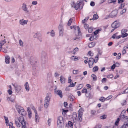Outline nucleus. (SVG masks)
<instances>
[{
	"mask_svg": "<svg viewBox=\"0 0 128 128\" xmlns=\"http://www.w3.org/2000/svg\"><path fill=\"white\" fill-rule=\"evenodd\" d=\"M90 5L92 6H94L95 5L94 2L93 1L91 2L90 4Z\"/></svg>",
	"mask_w": 128,
	"mask_h": 128,
	"instance_id": "69168bd1",
	"label": "nucleus"
},
{
	"mask_svg": "<svg viewBox=\"0 0 128 128\" xmlns=\"http://www.w3.org/2000/svg\"><path fill=\"white\" fill-rule=\"evenodd\" d=\"M6 43V41L5 39L1 41L0 42V46L2 47V46H3Z\"/></svg>",
	"mask_w": 128,
	"mask_h": 128,
	"instance_id": "bb28decb",
	"label": "nucleus"
},
{
	"mask_svg": "<svg viewBox=\"0 0 128 128\" xmlns=\"http://www.w3.org/2000/svg\"><path fill=\"white\" fill-rule=\"evenodd\" d=\"M91 95V93L90 91H88L86 92V96L87 97L90 98V97Z\"/></svg>",
	"mask_w": 128,
	"mask_h": 128,
	"instance_id": "c85d7f7f",
	"label": "nucleus"
},
{
	"mask_svg": "<svg viewBox=\"0 0 128 128\" xmlns=\"http://www.w3.org/2000/svg\"><path fill=\"white\" fill-rule=\"evenodd\" d=\"M87 92V89L86 88H84L82 90V92L83 93H86Z\"/></svg>",
	"mask_w": 128,
	"mask_h": 128,
	"instance_id": "6e6d98bb",
	"label": "nucleus"
},
{
	"mask_svg": "<svg viewBox=\"0 0 128 128\" xmlns=\"http://www.w3.org/2000/svg\"><path fill=\"white\" fill-rule=\"evenodd\" d=\"M10 58L9 56H8L5 57V61L6 64H8L10 63Z\"/></svg>",
	"mask_w": 128,
	"mask_h": 128,
	"instance_id": "a211bd4d",
	"label": "nucleus"
},
{
	"mask_svg": "<svg viewBox=\"0 0 128 128\" xmlns=\"http://www.w3.org/2000/svg\"><path fill=\"white\" fill-rule=\"evenodd\" d=\"M98 60V55L97 54L94 60V62L95 63L97 62Z\"/></svg>",
	"mask_w": 128,
	"mask_h": 128,
	"instance_id": "79ce46f5",
	"label": "nucleus"
},
{
	"mask_svg": "<svg viewBox=\"0 0 128 128\" xmlns=\"http://www.w3.org/2000/svg\"><path fill=\"white\" fill-rule=\"evenodd\" d=\"M78 48H76L74 50V52L73 54H75V53L76 52H78Z\"/></svg>",
	"mask_w": 128,
	"mask_h": 128,
	"instance_id": "8fccbe9b",
	"label": "nucleus"
},
{
	"mask_svg": "<svg viewBox=\"0 0 128 128\" xmlns=\"http://www.w3.org/2000/svg\"><path fill=\"white\" fill-rule=\"evenodd\" d=\"M71 58V60H74V61L77 60H78L77 57L75 56H72Z\"/></svg>",
	"mask_w": 128,
	"mask_h": 128,
	"instance_id": "2f4dec72",
	"label": "nucleus"
},
{
	"mask_svg": "<svg viewBox=\"0 0 128 128\" xmlns=\"http://www.w3.org/2000/svg\"><path fill=\"white\" fill-rule=\"evenodd\" d=\"M99 100L102 102H104L105 100H106V98H104L103 97H101L99 99Z\"/></svg>",
	"mask_w": 128,
	"mask_h": 128,
	"instance_id": "c03bdc74",
	"label": "nucleus"
},
{
	"mask_svg": "<svg viewBox=\"0 0 128 128\" xmlns=\"http://www.w3.org/2000/svg\"><path fill=\"white\" fill-rule=\"evenodd\" d=\"M107 118V115L106 114H104L102 116H101L100 117V119L102 120H104L106 118Z\"/></svg>",
	"mask_w": 128,
	"mask_h": 128,
	"instance_id": "72a5a7b5",
	"label": "nucleus"
},
{
	"mask_svg": "<svg viewBox=\"0 0 128 128\" xmlns=\"http://www.w3.org/2000/svg\"><path fill=\"white\" fill-rule=\"evenodd\" d=\"M126 111L125 110H123L121 112L119 118L120 120L125 123L127 122H126L128 118V117L126 116Z\"/></svg>",
	"mask_w": 128,
	"mask_h": 128,
	"instance_id": "f03ea898",
	"label": "nucleus"
},
{
	"mask_svg": "<svg viewBox=\"0 0 128 128\" xmlns=\"http://www.w3.org/2000/svg\"><path fill=\"white\" fill-rule=\"evenodd\" d=\"M84 27L86 29H87L88 28L89 26L88 24H84Z\"/></svg>",
	"mask_w": 128,
	"mask_h": 128,
	"instance_id": "052dcab7",
	"label": "nucleus"
},
{
	"mask_svg": "<svg viewBox=\"0 0 128 128\" xmlns=\"http://www.w3.org/2000/svg\"><path fill=\"white\" fill-rule=\"evenodd\" d=\"M119 26V22L116 20L112 24L111 26L112 28H114L116 29L118 28Z\"/></svg>",
	"mask_w": 128,
	"mask_h": 128,
	"instance_id": "39448f33",
	"label": "nucleus"
},
{
	"mask_svg": "<svg viewBox=\"0 0 128 128\" xmlns=\"http://www.w3.org/2000/svg\"><path fill=\"white\" fill-rule=\"evenodd\" d=\"M94 62V59L93 58H89L88 63L90 68H92V67Z\"/></svg>",
	"mask_w": 128,
	"mask_h": 128,
	"instance_id": "423d86ee",
	"label": "nucleus"
},
{
	"mask_svg": "<svg viewBox=\"0 0 128 128\" xmlns=\"http://www.w3.org/2000/svg\"><path fill=\"white\" fill-rule=\"evenodd\" d=\"M60 80L62 83L64 84L65 83L66 79L64 77L60 76Z\"/></svg>",
	"mask_w": 128,
	"mask_h": 128,
	"instance_id": "393cba45",
	"label": "nucleus"
},
{
	"mask_svg": "<svg viewBox=\"0 0 128 128\" xmlns=\"http://www.w3.org/2000/svg\"><path fill=\"white\" fill-rule=\"evenodd\" d=\"M57 124L58 128H64V123L61 124Z\"/></svg>",
	"mask_w": 128,
	"mask_h": 128,
	"instance_id": "7c9ffc66",
	"label": "nucleus"
},
{
	"mask_svg": "<svg viewBox=\"0 0 128 128\" xmlns=\"http://www.w3.org/2000/svg\"><path fill=\"white\" fill-rule=\"evenodd\" d=\"M118 13V11L117 10H114L109 15L110 16L113 18L116 16Z\"/></svg>",
	"mask_w": 128,
	"mask_h": 128,
	"instance_id": "0eeeda50",
	"label": "nucleus"
},
{
	"mask_svg": "<svg viewBox=\"0 0 128 128\" xmlns=\"http://www.w3.org/2000/svg\"><path fill=\"white\" fill-rule=\"evenodd\" d=\"M59 32V36H62L63 35L64 29L62 25L60 24L58 27Z\"/></svg>",
	"mask_w": 128,
	"mask_h": 128,
	"instance_id": "20e7f679",
	"label": "nucleus"
},
{
	"mask_svg": "<svg viewBox=\"0 0 128 128\" xmlns=\"http://www.w3.org/2000/svg\"><path fill=\"white\" fill-rule=\"evenodd\" d=\"M67 125H68L71 128H73V123L71 121H68V125L67 124H66V126Z\"/></svg>",
	"mask_w": 128,
	"mask_h": 128,
	"instance_id": "c756f323",
	"label": "nucleus"
},
{
	"mask_svg": "<svg viewBox=\"0 0 128 128\" xmlns=\"http://www.w3.org/2000/svg\"><path fill=\"white\" fill-rule=\"evenodd\" d=\"M128 33H125L124 34H122L121 35V37L122 38H124V37H126L128 36Z\"/></svg>",
	"mask_w": 128,
	"mask_h": 128,
	"instance_id": "de8ad7c7",
	"label": "nucleus"
},
{
	"mask_svg": "<svg viewBox=\"0 0 128 128\" xmlns=\"http://www.w3.org/2000/svg\"><path fill=\"white\" fill-rule=\"evenodd\" d=\"M120 120V118H117V120H116L115 123V125L117 126L118 125Z\"/></svg>",
	"mask_w": 128,
	"mask_h": 128,
	"instance_id": "37998d69",
	"label": "nucleus"
},
{
	"mask_svg": "<svg viewBox=\"0 0 128 128\" xmlns=\"http://www.w3.org/2000/svg\"><path fill=\"white\" fill-rule=\"evenodd\" d=\"M95 43L94 42H92L90 43L88 45V46L90 48L93 47L95 45Z\"/></svg>",
	"mask_w": 128,
	"mask_h": 128,
	"instance_id": "cd10ccee",
	"label": "nucleus"
},
{
	"mask_svg": "<svg viewBox=\"0 0 128 128\" xmlns=\"http://www.w3.org/2000/svg\"><path fill=\"white\" fill-rule=\"evenodd\" d=\"M47 58V55L44 52H42V60L45 61Z\"/></svg>",
	"mask_w": 128,
	"mask_h": 128,
	"instance_id": "9b49d317",
	"label": "nucleus"
},
{
	"mask_svg": "<svg viewBox=\"0 0 128 128\" xmlns=\"http://www.w3.org/2000/svg\"><path fill=\"white\" fill-rule=\"evenodd\" d=\"M98 67L97 66H96L93 68V71L94 72L97 71L98 70Z\"/></svg>",
	"mask_w": 128,
	"mask_h": 128,
	"instance_id": "58836bf2",
	"label": "nucleus"
},
{
	"mask_svg": "<svg viewBox=\"0 0 128 128\" xmlns=\"http://www.w3.org/2000/svg\"><path fill=\"white\" fill-rule=\"evenodd\" d=\"M18 112L20 114L23 116H25L26 114V112L24 110V109L23 108H21V109L20 110V111Z\"/></svg>",
	"mask_w": 128,
	"mask_h": 128,
	"instance_id": "6e6552de",
	"label": "nucleus"
},
{
	"mask_svg": "<svg viewBox=\"0 0 128 128\" xmlns=\"http://www.w3.org/2000/svg\"><path fill=\"white\" fill-rule=\"evenodd\" d=\"M50 103L44 102V107L46 108H47L49 105Z\"/></svg>",
	"mask_w": 128,
	"mask_h": 128,
	"instance_id": "a18cd8bd",
	"label": "nucleus"
},
{
	"mask_svg": "<svg viewBox=\"0 0 128 128\" xmlns=\"http://www.w3.org/2000/svg\"><path fill=\"white\" fill-rule=\"evenodd\" d=\"M106 78H103L102 80V82H106Z\"/></svg>",
	"mask_w": 128,
	"mask_h": 128,
	"instance_id": "774afa93",
	"label": "nucleus"
},
{
	"mask_svg": "<svg viewBox=\"0 0 128 128\" xmlns=\"http://www.w3.org/2000/svg\"><path fill=\"white\" fill-rule=\"evenodd\" d=\"M92 30L93 28L92 27H90L88 28V31L89 33H91L92 31Z\"/></svg>",
	"mask_w": 128,
	"mask_h": 128,
	"instance_id": "603ef678",
	"label": "nucleus"
},
{
	"mask_svg": "<svg viewBox=\"0 0 128 128\" xmlns=\"http://www.w3.org/2000/svg\"><path fill=\"white\" fill-rule=\"evenodd\" d=\"M116 1V0H108V3L109 4L112 3H115Z\"/></svg>",
	"mask_w": 128,
	"mask_h": 128,
	"instance_id": "3c124183",
	"label": "nucleus"
},
{
	"mask_svg": "<svg viewBox=\"0 0 128 128\" xmlns=\"http://www.w3.org/2000/svg\"><path fill=\"white\" fill-rule=\"evenodd\" d=\"M28 20H25L24 19L20 20H19L20 24L24 26L27 24Z\"/></svg>",
	"mask_w": 128,
	"mask_h": 128,
	"instance_id": "ddd939ff",
	"label": "nucleus"
},
{
	"mask_svg": "<svg viewBox=\"0 0 128 128\" xmlns=\"http://www.w3.org/2000/svg\"><path fill=\"white\" fill-rule=\"evenodd\" d=\"M76 83V82H75V84H74L73 83H72V84H70V85L68 86V87H73L75 86V84Z\"/></svg>",
	"mask_w": 128,
	"mask_h": 128,
	"instance_id": "13d9d810",
	"label": "nucleus"
},
{
	"mask_svg": "<svg viewBox=\"0 0 128 128\" xmlns=\"http://www.w3.org/2000/svg\"><path fill=\"white\" fill-rule=\"evenodd\" d=\"M22 8V9L26 13L28 12V10L26 4L24 3L23 4Z\"/></svg>",
	"mask_w": 128,
	"mask_h": 128,
	"instance_id": "f8f14e48",
	"label": "nucleus"
},
{
	"mask_svg": "<svg viewBox=\"0 0 128 128\" xmlns=\"http://www.w3.org/2000/svg\"><path fill=\"white\" fill-rule=\"evenodd\" d=\"M30 63L33 67L37 66L38 65L37 62L35 60L31 61Z\"/></svg>",
	"mask_w": 128,
	"mask_h": 128,
	"instance_id": "4468645a",
	"label": "nucleus"
},
{
	"mask_svg": "<svg viewBox=\"0 0 128 128\" xmlns=\"http://www.w3.org/2000/svg\"><path fill=\"white\" fill-rule=\"evenodd\" d=\"M70 28L71 29H74L76 30V29L78 30V34L79 35L80 33V29L78 26H77L76 28V27L75 26H70Z\"/></svg>",
	"mask_w": 128,
	"mask_h": 128,
	"instance_id": "9d476101",
	"label": "nucleus"
},
{
	"mask_svg": "<svg viewBox=\"0 0 128 128\" xmlns=\"http://www.w3.org/2000/svg\"><path fill=\"white\" fill-rule=\"evenodd\" d=\"M124 6H125V4L124 3L121 4L120 5V6L119 8L118 9H122L124 7Z\"/></svg>",
	"mask_w": 128,
	"mask_h": 128,
	"instance_id": "864d4df0",
	"label": "nucleus"
},
{
	"mask_svg": "<svg viewBox=\"0 0 128 128\" xmlns=\"http://www.w3.org/2000/svg\"><path fill=\"white\" fill-rule=\"evenodd\" d=\"M74 124L76 128H80V124L79 122H74Z\"/></svg>",
	"mask_w": 128,
	"mask_h": 128,
	"instance_id": "aec40b11",
	"label": "nucleus"
},
{
	"mask_svg": "<svg viewBox=\"0 0 128 128\" xmlns=\"http://www.w3.org/2000/svg\"><path fill=\"white\" fill-rule=\"evenodd\" d=\"M38 2L37 1H33L32 3V4L33 5H36L37 4Z\"/></svg>",
	"mask_w": 128,
	"mask_h": 128,
	"instance_id": "338daca9",
	"label": "nucleus"
},
{
	"mask_svg": "<svg viewBox=\"0 0 128 128\" xmlns=\"http://www.w3.org/2000/svg\"><path fill=\"white\" fill-rule=\"evenodd\" d=\"M57 122V124L64 123L63 118L62 116H60L58 118Z\"/></svg>",
	"mask_w": 128,
	"mask_h": 128,
	"instance_id": "1a4fd4ad",
	"label": "nucleus"
},
{
	"mask_svg": "<svg viewBox=\"0 0 128 128\" xmlns=\"http://www.w3.org/2000/svg\"><path fill=\"white\" fill-rule=\"evenodd\" d=\"M36 116H35V120L36 122L38 120V121H39V118H38V115L37 114V113L36 112V113H35Z\"/></svg>",
	"mask_w": 128,
	"mask_h": 128,
	"instance_id": "e433bc0d",
	"label": "nucleus"
},
{
	"mask_svg": "<svg viewBox=\"0 0 128 128\" xmlns=\"http://www.w3.org/2000/svg\"><path fill=\"white\" fill-rule=\"evenodd\" d=\"M98 18V15L97 14H95L93 16L92 18L91 19V20H96Z\"/></svg>",
	"mask_w": 128,
	"mask_h": 128,
	"instance_id": "5701e85b",
	"label": "nucleus"
},
{
	"mask_svg": "<svg viewBox=\"0 0 128 128\" xmlns=\"http://www.w3.org/2000/svg\"><path fill=\"white\" fill-rule=\"evenodd\" d=\"M128 123L124 124L120 128H126L128 127Z\"/></svg>",
	"mask_w": 128,
	"mask_h": 128,
	"instance_id": "473e14b6",
	"label": "nucleus"
},
{
	"mask_svg": "<svg viewBox=\"0 0 128 128\" xmlns=\"http://www.w3.org/2000/svg\"><path fill=\"white\" fill-rule=\"evenodd\" d=\"M91 76L93 78V80L96 81V80L97 78L95 74H92V75Z\"/></svg>",
	"mask_w": 128,
	"mask_h": 128,
	"instance_id": "f704fd0d",
	"label": "nucleus"
},
{
	"mask_svg": "<svg viewBox=\"0 0 128 128\" xmlns=\"http://www.w3.org/2000/svg\"><path fill=\"white\" fill-rule=\"evenodd\" d=\"M7 100L8 101L9 100L10 101H11L12 102H14V99H12V98H10V97H8L7 98Z\"/></svg>",
	"mask_w": 128,
	"mask_h": 128,
	"instance_id": "5fc2aeb1",
	"label": "nucleus"
},
{
	"mask_svg": "<svg viewBox=\"0 0 128 128\" xmlns=\"http://www.w3.org/2000/svg\"><path fill=\"white\" fill-rule=\"evenodd\" d=\"M88 54L90 56H93L94 54L91 51H90L88 52Z\"/></svg>",
	"mask_w": 128,
	"mask_h": 128,
	"instance_id": "bf43d9fd",
	"label": "nucleus"
},
{
	"mask_svg": "<svg viewBox=\"0 0 128 128\" xmlns=\"http://www.w3.org/2000/svg\"><path fill=\"white\" fill-rule=\"evenodd\" d=\"M118 34V33H116L112 35V38H113L114 39L116 38V35Z\"/></svg>",
	"mask_w": 128,
	"mask_h": 128,
	"instance_id": "0e129e2a",
	"label": "nucleus"
},
{
	"mask_svg": "<svg viewBox=\"0 0 128 128\" xmlns=\"http://www.w3.org/2000/svg\"><path fill=\"white\" fill-rule=\"evenodd\" d=\"M126 46H125L123 48V50H122V54H124L126 53Z\"/></svg>",
	"mask_w": 128,
	"mask_h": 128,
	"instance_id": "ea45409f",
	"label": "nucleus"
},
{
	"mask_svg": "<svg viewBox=\"0 0 128 128\" xmlns=\"http://www.w3.org/2000/svg\"><path fill=\"white\" fill-rule=\"evenodd\" d=\"M72 18H70L68 21V23L67 24V25L69 26L71 24V23L72 22Z\"/></svg>",
	"mask_w": 128,
	"mask_h": 128,
	"instance_id": "49530a36",
	"label": "nucleus"
},
{
	"mask_svg": "<svg viewBox=\"0 0 128 128\" xmlns=\"http://www.w3.org/2000/svg\"><path fill=\"white\" fill-rule=\"evenodd\" d=\"M127 30L126 29H122L121 31L122 34L125 33L127 31Z\"/></svg>",
	"mask_w": 128,
	"mask_h": 128,
	"instance_id": "4d7b16f0",
	"label": "nucleus"
},
{
	"mask_svg": "<svg viewBox=\"0 0 128 128\" xmlns=\"http://www.w3.org/2000/svg\"><path fill=\"white\" fill-rule=\"evenodd\" d=\"M68 99L72 102L73 101L74 98H75L71 94L68 96Z\"/></svg>",
	"mask_w": 128,
	"mask_h": 128,
	"instance_id": "a878e982",
	"label": "nucleus"
},
{
	"mask_svg": "<svg viewBox=\"0 0 128 128\" xmlns=\"http://www.w3.org/2000/svg\"><path fill=\"white\" fill-rule=\"evenodd\" d=\"M102 126L101 124H98L96 125L94 128H100Z\"/></svg>",
	"mask_w": 128,
	"mask_h": 128,
	"instance_id": "09e8293b",
	"label": "nucleus"
},
{
	"mask_svg": "<svg viewBox=\"0 0 128 128\" xmlns=\"http://www.w3.org/2000/svg\"><path fill=\"white\" fill-rule=\"evenodd\" d=\"M24 86L27 92L29 91L30 90V87L28 82H26Z\"/></svg>",
	"mask_w": 128,
	"mask_h": 128,
	"instance_id": "dca6fc26",
	"label": "nucleus"
},
{
	"mask_svg": "<svg viewBox=\"0 0 128 128\" xmlns=\"http://www.w3.org/2000/svg\"><path fill=\"white\" fill-rule=\"evenodd\" d=\"M55 32H54V30H52L50 32V35L52 37H54L55 36Z\"/></svg>",
	"mask_w": 128,
	"mask_h": 128,
	"instance_id": "c9c22d12",
	"label": "nucleus"
},
{
	"mask_svg": "<svg viewBox=\"0 0 128 128\" xmlns=\"http://www.w3.org/2000/svg\"><path fill=\"white\" fill-rule=\"evenodd\" d=\"M84 0H80L77 2L75 4L74 8L76 10H77L78 8L82 9L83 6V3Z\"/></svg>",
	"mask_w": 128,
	"mask_h": 128,
	"instance_id": "7ed1b4c3",
	"label": "nucleus"
},
{
	"mask_svg": "<svg viewBox=\"0 0 128 128\" xmlns=\"http://www.w3.org/2000/svg\"><path fill=\"white\" fill-rule=\"evenodd\" d=\"M121 55V54L120 53H119L118 54V56L116 57V58L118 59H119L120 58Z\"/></svg>",
	"mask_w": 128,
	"mask_h": 128,
	"instance_id": "680f3d73",
	"label": "nucleus"
},
{
	"mask_svg": "<svg viewBox=\"0 0 128 128\" xmlns=\"http://www.w3.org/2000/svg\"><path fill=\"white\" fill-rule=\"evenodd\" d=\"M56 94L59 96L61 98L62 97V91L60 90H58L56 92Z\"/></svg>",
	"mask_w": 128,
	"mask_h": 128,
	"instance_id": "f3484780",
	"label": "nucleus"
},
{
	"mask_svg": "<svg viewBox=\"0 0 128 128\" xmlns=\"http://www.w3.org/2000/svg\"><path fill=\"white\" fill-rule=\"evenodd\" d=\"M15 122L16 125L18 127H20L21 124L22 128H26V121L23 116H20L15 119Z\"/></svg>",
	"mask_w": 128,
	"mask_h": 128,
	"instance_id": "f257e3e1",
	"label": "nucleus"
},
{
	"mask_svg": "<svg viewBox=\"0 0 128 128\" xmlns=\"http://www.w3.org/2000/svg\"><path fill=\"white\" fill-rule=\"evenodd\" d=\"M4 118L5 120V122L6 123V125H8V124L9 122L8 118L7 117H6L5 116H4Z\"/></svg>",
	"mask_w": 128,
	"mask_h": 128,
	"instance_id": "a19ab883",
	"label": "nucleus"
},
{
	"mask_svg": "<svg viewBox=\"0 0 128 128\" xmlns=\"http://www.w3.org/2000/svg\"><path fill=\"white\" fill-rule=\"evenodd\" d=\"M15 107L18 112L20 111V110L21 109V108H22L18 104H16Z\"/></svg>",
	"mask_w": 128,
	"mask_h": 128,
	"instance_id": "4be33fe9",
	"label": "nucleus"
},
{
	"mask_svg": "<svg viewBox=\"0 0 128 128\" xmlns=\"http://www.w3.org/2000/svg\"><path fill=\"white\" fill-rule=\"evenodd\" d=\"M19 43L20 46L22 47L24 46V42L21 40H19Z\"/></svg>",
	"mask_w": 128,
	"mask_h": 128,
	"instance_id": "4c0bfd02",
	"label": "nucleus"
},
{
	"mask_svg": "<svg viewBox=\"0 0 128 128\" xmlns=\"http://www.w3.org/2000/svg\"><path fill=\"white\" fill-rule=\"evenodd\" d=\"M50 98L48 95L47 94L45 98L44 102L50 103Z\"/></svg>",
	"mask_w": 128,
	"mask_h": 128,
	"instance_id": "2eb2a0df",
	"label": "nucleus"
},
{
	"mask_svg": "<svg viewBox=\"0 0 128 128\" xmlns=\"http://www.w3.org/2000/svg\"><path fill=\"white\" fill-rule=\"evenodd\" d=\"M27 110L28 112V117L29 118H31L32 117V113L31 111L30 110H29V108H27Z\"/></svg>",
	"mask_w": 128,
	"mask_h": 128,
	"instance_id": "412c9836",
	"label": "nucleus"
},
{
	"mask_svg": "<svg viewBox=\"0 0 128 128\" xmlns=\"http://www.w3.org/2000/svg\"><path fill=\"white\" fill-rule=\"evenodd\" d=\"M82 112H81V113H80V112H79L78 117L79 120L80 122H81L82 120Z\"/></svg>",
	"mask_w": 128,
	"mask_h": 128,
	"instance_id": "b1692460",
	"label": "nucleus"
},
{
	"mask_svg": "<svg viewBox=\"0 0 128 128\" xmlns=\"http://www.w3.org/2000/svg\"><path fill=\"white\" fill-rule=\"evenodd\" d=\"M112 97V95H110L109 96H108V97H107L106 98V100H108L111 98Z\"/></svg>",
	"mask_w": 128,
	"mask_h": 128,
	"instance_id": "e2e57ef3",
	"label": "nucleus"
},
{
	"mask_svg": "<svg viewBox=\"0 0 128 128\" xmlns=\"http://www.w3.org/2000/svg\"><path fill=\"white\" fill-rule=\"evenodd\" d=\"M15 90L16 92H18L21 89V87L20 85H16V87Z\"/></svg>",
	"mask_w": 128,
	"mask_h": 128,
	"instance_id": "6ab92c4d",
	"label": "nucleus"
}]
</instances>
